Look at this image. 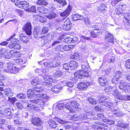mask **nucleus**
Segmentation results:
<instances>
[{
  "instance_id": "obj_1",
  "label": "nucleus",
  "mask_w": 130,
  "mask_h": 130,
  "mask_svg": "<svg viewBox=\"0 0 130 130\" xmlns=\"http://www.w3.org/2000/svg\"><path fill=\"white\" fill-rule=\"evenodd\" d=\"M40 93H38V95H37V96L41 97V98L30 100V101L31 102L37 104L41 106H42L44 105L46 102V99H48V97L46 94Z\"/></svg>"
},
{
  "instance_id": "obj_2",
  "label": "nucleus",
  "mask_w": 130,
  "mask_h": 130,
  "mask_svg": "<svg viewBox=\"0 0 130 130\" xmlns=\"http://www.w3.org/2000/svg\"><path fill=\"white\" fill-rule=\"evenodd\" d=\"M43 89L41 87H36L33 88V89H29L27 91V94L28 98H32L35 97L38 93L43 91Z\"/></svg>"
},
{
  "instance_id": "obj_3",
  "label": "nucleus",
  "mask_w": 130,
  "mask_h": 130,
  "mask_svg": "<svg viewBox=\"0 0 130 130\" xmlns=\"http://www.w3.org/2000/svg\"><path fill=\"white\" fill-rule=\"evenodd\" d=\"M108 99L105 97L102 96L100 99L99 100V102L101 106H107L111 109H113L114 105L113 103L110 102H108Z\"/></svg>"
},
{
  "instance_id": "obj_4",
  "label": "nucleus",
  "mask_w": 130,
  "mask_h": 130,
  "mask_svg": "<svg viewBox=\"0 0 130 130\" xmlns=\"http://www.w3.org/2000/svg\"><path fill=\"white\" fill-rule=\"evenodd\" d=\"M74 74L75 76L79 78H86L89 76L88 72L84 70L78 71L74 73Z\"/></svg>"
},
{
  "instance_id": "obj_5",
  "label": "nucleus",
  "mask_w": 130,
  "mask_h": 130,
  "mask_svg": "<svg viewBox=\"0 0 130 130\" xmlns=\"http://www.w3.org/2000/svg\"><path fill=\"white\" fill-rule=\"evenodd\" d=\"M91 28L92 30L90 32V36L93 38L96 37L100 33L99 28L98 25H95L92 26Z\"/></svg>"
},
{
  "instance_id": "obj_6",
  "label": "nucleus",
  "mask_w": 130,
  "mask_h": 130,
  "mask_svg": "<svg viewBox=\"0 0 130 130\" xmlns=\"http://www.w3.org/2000/svg\"><path fill=\"white\" fill-rule=\"evenodd\" d=\"M129 83L124 80H120L119 83V88L123 92H126L127 91L129 86Z\"/></svg>"
},
{
  "instance_id": "obj_7",
  "label": "nucleus",
  "mask_w": 130,
  "mask_h": 130,
  "mask_svg": "<svg viewBox=\"0 0 130 130\" xmlns=\"http://www.w3.org/2000/svg\"><path fill=\"white\" fill-rule=\"evenodd\" d=\"M122 75V73L119 71H116L115 75L112 79L111 82L113 84H117L119 81L121 80V76Z\"/></svg>"
},
{
  "instance_id": "obj_8",
  "label": "nucleus",
  "mask_w": 130,
  "mask_h": 130,
  "mask_svg": "<svg viewBox=\"0 0 130 130\" xmlns=\"http://www.w3.org/2000/svg\"><path fill=\"white\" fill-rule=\"evenodd\" d=\"M112 94L115 97H116L119 100L125 101V95L119 93L117 90H114Z\"/></svg>"
},
{
  "instance_id": "obj_9",
  "label": "nucleus",
  "mask_w": 130,
  "mask_h": 130,
  "mask_svg": "<svg viewBox=\"0 0 130 130\" xmlns=\"http://www.w3.org/2000/svg\"><path fill=\"white\" fill-rule=\"evenodd\" d=\"M23 29L27 35L30 36L31 35V25L30 22L26 23L23 27Z\"/></svg>"
},
{
  "instance_id": "obj_10",
  "label": "nucleus",
  "mask_w": 130,
  "mask_h": 130,
  "mask_svg": "<svg viewBox=\"0 0 130 130\" xmlns=\"http://www.w3.org/2000/svg\"><path fill=\"white\" fill-rule=\"evenodd\" d=\"M32 122L34 125L39 127L38 128L39 129L42 128V122L40 118L38 117L33 118L32 120Z\"/></svg>"
},
{
  "instance_id": "obj_11",
  "label": "nucleus",
  "mask_w": 130,
  "mask_h": 130,
  "mask_svg": "<svg viewBox=\"0 0 130 130\" xmlns=\"http://www.w3.org/2000/svg\"><path fill=\"white\" fill-rule=\"evenodd\" d=\"M72 27V23L69 18L66 19L63 26V28L64 30H70Z\"/></svg>"
},
{
  "instance_id": "obj_12",
  "label": "nucleus",
  "mask_w": 130,
  "mask_h": 130,
  "mask_svg": "<svg viewBox=\"0 0 130 130\" xmlns=\"http://www.w3.org/2000/svg\"><path fill=\"white\" fill-rule=\"evenodd\" d=\"M44 64L45 66L48 68L56 67L60 65L59 63L52 62L50 61H48L44 62Z\"/></svg>"
},
{
  "instance_id": "obj_13",
  "label": "nucleus",
  "mask_w": 130,
  "mask_h": 130,
  "mask_svg": "<svg viewBox=\"0 0 130 130\" xmlns=\"http://www.w3.org/2000/svg\"><path fill=\"white\" fill-rule=\"evenodd\" d=\"M71 9L72 6L70 5H69L66 10L60 13V15L62 17H68L70 14Z\"/></svg>"
},
{
  "instance_id": "obj_14",
  "label": "nucleus",
  "mask_w": 130,
  "mask_h": 130,
  "mask_svg": "<svg viewBox=\"0 0 130 130\" xmlns=\"http://www.w3.org/2000/svg\"><path fill=\"white\" fill-rule=\"evenodd\" d=\"M105 41L109 42H111L114 43L113 37V35L110 33H107L105 36Z\"/></svg>"
},
{
  "instance_id": "obj_15",
  "label": "nucleus",
  "mask_w": 130,
  "mask_h": 130,
  "mask_svg": "<svg viewBox=\"0 0 130 130\" xmlns=\"http://www.w3.org/2000/svg\"><path fill=\"white\" fill-rule=\"evenodd\" d=\"M90 83L88 82L80 83L77 85V88L80 90L86 88L89 85Z\"/></svg>"
},
{
  "instance_id": "obj_16",
  "label": "nucleus",
  "mask_w": 130,
  "mask_h": 130,
  "mask_svg": "<svg viewBox=\"0 0 130 130\" xmlns=\"http://www.w3.org/2000/svg\"><path fill=\"white\" fill-rule=\"evenodd\" d=\"M29 6L28 3L25 1L19 2L18 6L21 8H26Z\"/></svg>"
},
{
  "instance_id": "obj_17",
  "label": "nucleus",
  "mask_w": 130,
  "mask_h": 130,
  "mask_svg": "<svg viewBox=\"0 0 130 130\" xmlns=\"http://www.w3.org/2000/svg\"><path fill=\"white\" fill-rule=\"evenodd\" d=\"M70 69L71 70H74L78 66V64L75 61H71L69 63Z\"/></svg>"
},
{
  "instance_id": "obj_18",
  "label": "nucleus",
  "mask_w": 130,
  "mask_h": 130,
  "mask_svg": "<svg viewBox=\"0 0 130 130\" xmlns=\"http://www.w3.org/2000/svg\"><path fill=\"white\" fill-rule=\"evenodd\" d=\"M19 69L16 67L13 66L8 71H6L7 73L11 74H16L17 73L19 70Z\"/></svg>"
},
{
  "instance_id": "obj_19",
  "label": "nucleus",
  "mask_w": 130,
  "mask_h": 130,
  "mask_svg": "<svg viewBox=\"0 0 130 130\" xmlns=\"http://www.w3.org/2000/svg\"><path fill=\"white\" fill-rule=\"evenodd\" d=\"M70 104L72 109V112L75 109L77 108L79 106V104L75 101H69Z\"/></svg>"
},
{
  "instance_id": "obj_20",
  "label": "nucleus",
  "mask_w": 130,
  "mask_h": 130,
  "mask_svg": "<svg viewBox=\"0 0 130 130\" xmlns=\"http://www.w3.org/2000/svg\"><path fill=\"white\" fill-rule=\"evenodd\" d=\"M61 87L60 86V85H56L52 87V91L55 93H57L61 90Z\"/></svg>"
},
{
  "instance_id": "obj_21",
  "label": "nucleus",
  "mask_w": 130,
  "mask_h": 130,
  "mask_svg": "<svg viewBox=\"0 0 130 130\" xmlns=\"http://www.w3.org/2000/svg\"><path fill=\"white\" fill-rule=\"evenodd\" d=\"M19 37L20 40L25 43H27L29 40L28 37L24 36L23 34H20Z\"/></svg>"
},
{
  "instance_id": "obj_22",
  "label": "nucleus",
  "mask_w": 130,
  "mask_h": 130,
  "mask_svg": "<svg viewBox=\"0 0 130 130\" xmlns=\"http://www.w3.org/2000/svg\"><path fill=\"white\" fill-rule=\"evenodd\" d=\"M4 115L7 118H10L12 117V114L11 110L9 108H6L5 109Z\"/></svg>"
},
{
  "instance_id": "obj_23",
  "label": "nucleus",
  "mask_w": 130,
  "mask_h": 130,
  "mask_svg": "<svg viewBox=\"0 0 130 130\" xmlns=\"http://www.w3.org/2000/svg\"><path fill=\"white\" fill-rule=\"evenodd\" d=\"M10 53L12 57H19L21 56L20 53L16 51H11L10 52Z\"/></svg>"
},
{
  "instance_id": "obj_24",
  "label": "nucleus",
  "mask_w": 130,
  "mask_h": 130,
  "mask_svg": "<svg viewBox=\"0 0 130 130\" xmlns=\"http://www.w3.org/2000/svg\"><path fill=\"white\" fill-rule=\"evenodd\" d=\"M57 124L55 121L52 119H50L48 122V124L49 127L52 128H55Z\"/></svg>"
},
{
  "instance_id": "obj_25",
  "label": "nucleus",
  "mask_w": 130,
  "mask_h": 130,
  "mask_svg": "<svg viewBox=\"0 0 130 130\" xmlns=\"http://www.w3.org/2000/svg\"><path fill=\"white\" fill-rule=\"evenodd\" d=\"M83 18L82 15H79L77 13L73 14L72 16V19L74 21H76L78 20H81Z\"/></svg>"
},
{
  "instance_id": "obj_26",
  "label": "nucleus",
  "mask_w": 130,
  "mask_h": 130,
  "mask_svg": "<svg viewBox=\"0 0 130 130\" xmlns=\"http://www.w3.org/2000/svg\"><path fill=\"white\" fill-rule=\"evenodd\" d=\"M43 79L45 82H54V80L52 76L49 75H45L43 77Z\"/></svg>"
},
{
  "instance_id": "obj_27",
  "label": "nucleus",
  "mask_w": 130,
  "mask_h": 130,
  "mask_svg": "<svg viewBox=\"0 0 130 130\" xmlns=\"http://www.w3.org/2000/svg\"><path fill=\"white\" fill-rule=\"evenodd\" d=\"M99 82L100 85L102 86H104L107 84V79L105 78L102 77L99 78Z\"/></svg>"
},
{
  "instance_id": "obj_28",
  "label": "nucleus",
  "mask_w": 130,
  "mask_h": 130,
  "mask_svg": "<svg viewBox=\"0 0 130 130\" xmlns=\"http://www.w3.org/2000/svg\"><path fill=\"white\" fill-rule=\"evenodd\" d=\"M54 72L53 76L55 77H59L62 75V72L59 70H56Z\"/></svg>"
},
{
  "instance_id": "obj_29",
  "label": "nucleus",
  "mask_w": 130,
  "mask_h": 130,
  "mask_svg": "<svg viewBox=\"0 0 130 130\" xmlns=\"http://www.w3.org/2000/svg\"><path fill=\"white\" fill-rule=\"evenodd\" d=\"M107 122H110V124H112L113 123L115 125H117L118 126H119L122 123L121 122V121L118 119L115 120L114 121H111V120H107Z\"/></svg>"
},
{
  "instance_id": "obj_30",
  "label": "nucleus",
  "mask_w": 130,
  "mask_h": 130,
  "mask_svg": "<svg viewBox=\"0 0 130 130\" xmlns=\"http://www.w3.org/2000/svg\"><path fill=\"white\" fill-rule=\"evenodd\" d=\"M107 6L106 5L103 3H101L100 6L99 7L98 10L99 12H102L106 11Z\"/></svg>"
},
{
  "instance_id": "obj_31",
  "label": "nucleus",
  "mask_w": 130,
  "mask_h": 130,
  "mask_svg": "<svg viewBox=\"0 0 130 130\" xmlns=\"http://www.w3.org/2000/svg\"><path fill=\"white\" fill-rule=\"evenodd\" d=\"M37 10L40 13L43 14L47 13L48 12V10L47 8L43 7H38Z\"/></svg>"
},
{
  "instance_id": "obj_32",
  "label": "nucleus",
  "mask_w": 130,
  "mask_h": 130,
  "mask_svg": "<svg viewBox=\"0 0 130 130\" xmlns=\"http://www.w3.org/2000/svg\"><path fill=\"white\" fill-rule=\"evenodd\" d=\"M54 2H57L60 4V8L63 7L65 5H67V3L65 0H54Z\"/></svg>"
},
{
  "instance_id": "obj_33",
  "label": "nucleus",
  "mask_w": 130,
  "mask_h": 130,
  "mask_svg": "<svg viewBox=\"0 0 130 130\" xmlns=\"http://www.w3.org/2000/svg\"><path fill=\"white\" fill-rule=\"evenodd\" d=\"M5 94L8 96H12L13 95L12 92L10 88L5 89L4 90Z\"/></svg>"
},
{
  "instance_id": "obj_34",
  "label": "nucleus",
  "mask_w": 130,
  "mask_h": 130,
  "mask_svg": "<svg viewBox=\"0 0 130 130\" xmlns=\"http://www.w3.org/2000/svg\"><path fill=\"white\" fill-rule=\"evenodd\" d=\"M73 46L72 45H63L61 48H62L65 51H68L73 48Z\"/></svg>"
},
{
  "instance_id": "obj_35",
  "label": "nucleus",
  "mask_w": 130,
  "mask_h": 130,
  "mask_svg": "<svg viewBox=\"0 0 130 130\" xmlns=\"http://www.w3.org/2000/svg\"><path fill=\"white\" fill-rule=\"evenodd\" d=\"M123 16L126 20H127V22L130 23V13L126 12L124 13Z\"/></svg>"
},
{
  "instance_id": "obj_36",
  "label": "nucleus",
  "mask_w": 130,
  "mask_h": 130,
  "mask_svg": "<svg viewBox=\"0 0 130 130\" xmlns=\"http://www.w3.org/2000/svg\"><path fill=\"white\" fill-rule=\"evenodd\" d=\"M37 4L39 5H47L48 3L45 0H38Z\"/></svg>"
},
{
  "instance_id": "obj_37",
  "label": "nucleus",
  "mask_w": 130,
  "mask_h": 130,
  "mask_svg": "<svg viewBox=\"0 0 130 130\" xmlns=\"http://www.w3.org/2000/svg\"><path fill=\"white\" fill-rule=\"evenodd\" d=\"M41 31L39 29L35 30L33 32L32 35L35 38H36L38 36L41 34Z\"/></svg>"
},
{
  "instance_id": "obj_38",
  "label": "nucleus",
  "mask_w": 130,
  "mask_h": 130,
  "mask_svg": "<svg viewBox=\"0 0 130 130\" xmlns=\"http://www.w3.org/2000/svg\"><path fill=\"white\" fill-rule=\"evenodd\" d=\"M6 65L7 69L6 70V71H8L14 66L13 62H7L6 63Z\"/></svg>"
},
{
  "instance_id": "obj_39",
  "label": "nucleus",
  "mask_w": 130,
  "mask_h": 130,
  "mask_svg": "<svg viewBox=\"0 0 130 130\" xmlns=\"http://www.w3.org/2000/svg\"><path fill=\"white\" fill-rule=\"evenodd\" d=\"M69 101L67 102L64 105V106L66 109H68L69 111L71 112H72V109L70 104Z\"/></svg>"
},
{
  "instance_id": "obj_40",
  "label": "nucleus",
  "mask_w": 130,
  "mask_h": 130,
  "mask_svg": "<svg viewBox=\"0 0 130 130\" xmlns=\"http://www.w3.org/2000/svg\"><path fill=\"white\" fill-rule=\"evenodd\" d=\"M31 83L33 86H36L39 84V79L37 78H35L31 81Z\"/></svg>"
},
{
  "instance_id": "obj_41",
  "label": "nucleus",
  "mask_w": 130,
  "mask_h": 130,
  "mask_svg": "<svg viewBox=\"0 0 130 130\" xmlns=\"http://www.w3.org/2000/svg\"><path fill=\"white\" fill-rule=\"evenodd\" d=\"M71 58L75 60H77L79 59L78 54V53H73L71 56Z\"/></svg>"
},
{
  "instance_id": "obj_42",
  "label": "nucleus",
  "mask_w": 130,
  "mask_h": 130,
  "mask_svg": "<svg viewBox=\"0 0 130 130\" xmlns=\"http://www.w3.org/2000/svg\"><path fill=\"white\" fill-rule=\"evenodd\" d=\"M17 97L19 99H24L25 98L26 95L24 93H21L17 94Z\"/></svg>"
},
{
  "instance_id": "obj_43",
  "label": "nucleus",
  "mask_w": 130,
  "mask_h": 130,
  "mask_svg": "<svg viewBox=\"0 0 130 130\" xmlns=\"http://www.w3.org/2000/svg\"><path fill=\"white\" fill-rule=\"evenodd\" d=\"M116 13L118 15L121 14L123 13V10L121 7H119L115 9Z\"/></svg>"
},
{
  "instance_id": "obj_44",
  "label": "nucleus",
  "mask_w": 130,
  "mask_h": 130,
  "mask_svg": "<svg viewBox=\"0 0 130 130\" xmlns=\"http://www.w3.org/2000/svg\"><path fill=\"white\" fill-rule=\"evenodd\" d=\"M15 60L16 63L21 64L25 63L26 62V60H24L23 59H22L21 58L17 59Z\"/></svg>"
},
{
  "instance_id": "obj_45",
  "label": "nucleus",
  "mask_w": 130,
  "mask_h": 130,
  "mask_svg": "<svg viewBox=\"0 0 130 130\" xmlns=\"http://www.w3.org/2000/svg\"><path fill=\"white\" fill-rule=\"evenodd\" d=\"M121 124H120V127L128 129L129 128V124L127 123H122Z\"/></svg>"
},
{
  "instance_id": "obj_46",
  "label": "nucleus",
  "mask_w": 130,
  "mask_h": 130,
  "mask_svg": "<svg viewBox=\"0 0 130 130\" xmlns=\"http://www.w3.org/2000/svg\"><path fill=\"white\" fill-rule=\"evenodd\" d=\"M79 117L77 115H74V116L71 117L70 119L72 120L76 121L79 120Z\"/></svg>"
},
{
  "instance_id": "obj_47",
  "label": "nucleus",
  "mask_w": 130,
  "mask_h": 130,
  "mask_svg": "<svg viewBox=\"0 0 130 130\" xmlns=\"http://www.w3.org/2000/svg\"><path fill=\"white\" fill-rule=\"evenodd\" d=\"M64 106V104L63 103H59L58 104L56 107L57 109L61 110L62 109Z\"/></svg>"
},
{
  "instance_id": "obj_48",
  "label": "nucleus",
  "mask_w": 130,
  "mask_h": 130,
  "mask_svg": "<svg viewBox=\"0 0 130 130\" xmlns=\"http://www.w3.org/2000/svg\"><path fill=\"white\" fill-rule=\"evenodd\" d=\"M56 17V14L55 12H52L49 15H48L47 17L50 19H51L54 18Z\"/></svg>"
},
{
  "instance_id": "obj_49",
  "label": "nucleus",
  "mask_w": 130,
  "mask_h": 130,
  "mask_svg": "<svg viewBox=\"0 0 130 130\" xmlns=\"http://www.w3.org/2000/svg\"><path fill=\"white\" fill-rule=\"evenodd\" d=\"M79 117V120H86L87 118L86 115L84 114H81Z\"/></svg>"
},
{
  "instance_id": "obj_50",
  "label": "nucleus",
  "mask_w": 130,
  "mask_h": 130,
  "mask_svg": "<svg viewBox=\"0 0 130 130\" xmlns=\"http://www.w3.org/2000/svg\"><path fill=\"white\" fill-rule=\"evenodd\" d=\"M88 100L90 103L92 104H95L96 103V101L94 99L91 98H89Z\"/></svg>"
},
{
  "instance_id": "obj_51",
  "label": "nucleus",
  "mask_w": 130,
  "mask_h": 130,
  "mask_svg": "<svg viewBox=\"0 0 130 130\" xmlns=\"http://www.w3.org/2000/svg\"><path fill=\"white\" fill-rule=\"evenodd\" d=\"M15 105L18 109L20 110L22 109L23 108L22 104L19 102H17L15 103Z\"/></svg>"
},
{
  "instance_id": "obj_52",
  "label": "nucleus",
  "mask_w": 130,
  "mask_h": 130,
  "mask_svg": "<svg viewBox=\"0 0 130 130\" xmlns=\"http://www.w3.org/2000/svg\"><path fill=\"white\" fill-rule=\"evenodd\" d=\"M89 66L87 64V65L82 64V70L87 71L88 70Z\"/></svg>"
},
{
  "instance_id": "obj_53",
  "label": "nucleus",
  "mask_w": 130,
  "mask_h": 130,
  "mask_svg": "<svg viewBox=\"0 0 130 130\" xmlns=\"http://www.w3.org/2000/svg\"><path fill=\"white\" fill-rule=\"evenodd\" d=\"M28 10L30 12H36V7L35 6H33L30 8H29Z\"/></svg>"
},
{
  "instance_id": "obj_54",
  "label": "nucleus",
  "mask_w": 130,
  "mask_h": 130,
  "mask_svg": "<svg viewBox=\"0 0 130 130\" xmlns=\"http://www.w3.org/2000/svg\"><path fill=\"white\" fill-rule=\"evenodd\" d=\"M49 29L47 27H44L42 28V32H41L42 34H44L46 32L48 31Z\"/></svg>"
},
{
  "instance_id": "obj_55",
  "label": "nucleus",
  "mask_w": 130,
  "mask_h": 130,
  "mask_svg": "<svg viewBox=\"0 0 130 130\" xmlns=\"http://www.w3.org/2000/svg\"><path fill=\"white\" fill-rule=\"evenodd\" d=\"M64 83L66 84L65 85H67L69 87H72L73 86V84L72 83L68 81H64Z\"/></svg>"
},
{
  "instance_id": "obj_56",
  "label": "nucleus",
  "mask_w": 130,
  "mask_h": 130,
  "mask_svg": "<svg viewBox=\"0 0 130 130\" xmlns=\"http://www.w3.org/2000/svg\"><path fill=\"white\" fill-rule=\"evenodd\" d=\"M55 121H57L62 124H64L66 123V121L57 118H55Z\"/></svg>"
},
{
  "instance_id": "obj_57",
  "label": "nucleus",
  "mask_w": 130,
  "mask_h": 130,
  "mask_svg": "<svg viewBox=\"0 0 130 130\" xmlns=\"http://www.w3.org/2000/svg\"><path fill=\"white\" fill-rule=\"evenodd\" d=\"M94 108L95 110L97 111H103L102 108L99 105L95 106Z\"/></svg>"
},
{
  "instance_id": "obj_58",
  "label": "nucleus",
  "mask_w": 130,
  "mask_h": 130,
  "mask_svg": "<svg viewBox=\"0 0 130 130\" xmlns=\"http://www.w3.org/2000/svg\"><path fill=\"white\" fill-rule=\"evenodd\" d=\"M21 48V46L20 44L17 43H15L14 49L20 50Z\"/></svg>"
},
{
  "instance_id": "obj_59",
  "label": "nucleus",
  "mask_w": 130,
  "mask_h": 130,
  "mask_svg": "<svg viewBox=\"0 0 130 130\" xmlns=\"http://www.w3.org/2000/svg\"><path fill=\"white\" fill-rule=\"evenodd\" d=\"M6 51L7 50L5 48L1 49L0 50V54L2 55V56H4L5 55Z\"/></svg>"
},
{
  "instance_id": "obj_60",
  "label": "nucleus",
  "mask_w": 130,
  "mask_h": 130,
  "mask_svg": "<svg viewBox=\"0 0 130 130\" xmlns=\"http://www.w3.org/2000/svg\"><path fill=\"white\" fill-rule=\"evenodd\" d=\"M96 128L97 130H106L107 128H105L101 126L96 125Z\"/></svg>"
},
{
  "instance_id": "obj_61",
  "label": "nucleus",
  "mask_w": 130,
  "mask_h": 130,
  "mask_svg": "<svg viewBox=\"0 0 130 130\" xmlns=\"http://www.w3.org/2000/svg\"><path fill=\"white\" fill-rule=\"evenodd\" d=\"M86 114L87 116H94L95 115V113L94 111L91 110L88 112H86Z\"/></svg>"
},
{
  "instance_id": "obj_62",
  "label": "nucleus",
  "mask_w": 130,
  "mask_h": 130,
  "mask_svg": "<svg viewBox=\"0 0 130 130\" xmlns=\"http://www.w3.org/2000/svg\"><path fill=\"white\" fill-rule=\"evenodd\" d=\"M9 101L12 104H14L15 102L17 100V99L15 97H12V98H10Z\"/></svg>"
},
{
  "instance_id": "obj_63",
  "label": "nucleus",
  "mask_w": 130,
  "mask_h": 130,
  "mask_svg": "<svg viewBox=\"0 0 130 130\" xmlns=\"http://www.w3.org/2000/svg\"><path fill=\"white\" fill-rule=\"evenodd\" d=\"M43 85L48 87H50L52 86V84L50 82H45L43 83Z\"/></svg>"
},
{
  "instance_id": "obj_64",
  "label": "nucleus",
  "mask_w": 130,
  "mask_h": 130,
  "mask_svg": "<svg viewBox=\"0 0 130 130\" xmlns=\"http://www.w3.org/2000/svg\"><path fill=\"white\" fill-rule=\"evenodd\" d=\"M126 67L128 69H130V59H129L126 62Z\"/></svg>"
}]
</instances>
